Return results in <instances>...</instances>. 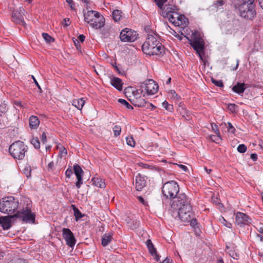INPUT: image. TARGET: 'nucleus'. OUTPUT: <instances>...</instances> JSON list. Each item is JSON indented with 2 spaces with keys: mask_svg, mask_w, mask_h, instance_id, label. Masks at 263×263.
Returning a JSON list of instances; mask_svg holds the SVG:
<instances>
[{
  "mask_svg": "<svg viewBox=\"0 0 263 263\" xmlns=\"http://www.w3.org/2000/svg\"><path fill=\"white\" fill-rule=\"evenodd\" d=\"M178 166L185 172H186L187 171V167L184 165L179 164V165H178Z\"/></svg>",
  "mask_w": 263,
  "mask_h": 263,
  "instance_id": "nucleus-54",
  "label": "nucleus"
},
{
  "mask_svg": "<svg viewBox=\"0 0 263 263\" xmlns=\"http://www.w3.org/2000/svg\"><path fill=\"white\" fill-rule=\"evenodd\" d=\"M145 184L146 181L143 177L140 175L136 176L135 186L137 191H141L145 186Z\"/></svg>",
  "mask_w": 263,
  "mask_h": 263,
  "instance_id": "nucleus-18",
  "label": "nucleus"
},
{
  "mask_svg": "<svg viewBox=\"0 0 263 263\" xmlns=\"http://www.w3.org/2000/svg\"><path fill=\"white\" fill-rule=\"evenodd\" d=\"M118 102L122 104V105L125 106L127 108L133 109V107L131 106L128 102H127L125 100L122 99H119L118 100Z\"/></svg>",
  "mask_w": 263,
  "mask_h": 263,
  "instance_id": "nucleus-37",
  "label": "nucleus"
},
{
  "mask_svg": "<svg viewBox=\"0 0 263 263\" xmlns=\"http://www.w3.org/2000/svg\"><path fill=\"white\" fill-rule=\"evenodd\" d=\"M15 217H12V215L0 217V224L4 230H8L11 227V219Z\"/></svg>",
  "mask_w": 263,
  "mask_h": 263,
  "instance_id": "nucleus-17",
  "label": "nucleus"
},
{
  "mask_svg": "<svg viewBox=\"0 0 263 263\" xmlns=\"http://www.w3.org/2000/svg\"><path fill=\"white\" fill-rule=\"evenodd\" d=\"M212 82L216 86L219 87H223V84L221 80H216L213 78L211 79Z\"/></svg>",
  "mask_w": 263,
  "mask_h": 263,
  "instance_id": "nucleus-41",
  "label": "nucleus"
},
{
  "mask_svg": "<svg viewBox=\"0 0 263 263\" xmlns=\"http://www.w3.org/2000/svg\"><path fill=\"white\" fill-rule=\"evenodd\" d=\"M31 78L33 79L34 83H35V84L37 86V87L39 90L40 91V92H42V88H41V86H40L39 84L38 83V82H37L36 80L34 78V77L33 76H31Z\"/></svg>",
  "mask_w": 263,
  "mask_h": 263,
  "instance_id": "nucleus-47",
  "label": "nucleus"
},
{
  "mask_svg": "<svg viewBox=\"0 0 263 263\" xmlns=\"http://www.w3.org/2000/svg\"><path fill=\"white\" fill-rule=\"evenodd\" d=\"M12 217L17 218L25 223H34L35 214L31 212V201L28 198H24L21 201L19 209Z\"/></svg>",
  "mask_w": 263,
  "mask_h": 263,
  "instance_id": "nucleus-2",
  "label": "nucleus"
},
{
  "mask_svg": "<svg viewBox=\"0 0 263 263\" xmlns=\"http://www.w3.org/2000/svg\"><path fill=\"white\" fill-rule=\"evenodd\" d=\"M78 39L81 42H83L85 40V36L83 34H81L78 36Z\"/></svg>",
  "mask_w": 263,
  "mask_h": 263,
  "instance_id": "nucleus-59",
  "label": "nucleus"
},
{
  "mask_svg": "<svg viewBox=\"0 0 263 263\" xmlns=\"http://www.w3.org/2000/svg\"><path fill=\"white\" fill-rule=\"evenodd\" d=\"M54 166V163L53 162H50L48 165V169L51 170L52 168Z\"/></svg>",
  "mask_w": 263,
  "mask_h": 263,
  "instance_id": "nucleus-60",
  "label": "nucleus"
},
{
  "mask_svg": "<svg viewBox=\"0 0 263 263\" xmlns=\"http://www.w3.org/2000/svg\"><path fill=\"white\" fill-rule=\"evenodd\" d=\"M247 146L245 144H240L237 147V151L240 153H243L247 151Z\"/></svg>",
  "mask_w": 263,
  "mask_h": 263,
  "instance_id": "nucleus-43",
  "label": "nucleus"
},
{
  "mask_svg": "<svg viewBox=\"0 0 263 263\" xmlns=\"http://www.w3.org/2000/svg\"><path fill=\"white\" fill-rule=\"evenodd\" d=\"M239 15L241 17L247 20H252L256 15V12L255 9V5L250 4H241L238 7Z\"/></svg>",
  "mask_w": 263,
  "mask_h": 263,
  "instance_id": "nucleus-8",
  "label": "nucleus"
},
{
  "mask_svg": "<svg viewBox=\"0 0 263 263\" xmlns=\"http://www.w3.org/2000/svg\"><path fill=\"white\" fill-rule=\"evenodd\" d=\"M166 10L167 12L166 14V16L171 23L177 26L185 24L187 18L184 15H180L175 12H172L171 10H168V8H167Z\"/></svg>",
  "mask_w": 263,
  "mask_h": 263,
  "instance_id": "nucleus-10",
  "label": "nucleus"
},
{
  "mask_svg": "<svg viewBox=\"0 0 263 263\" xmlns=\"http://www.w3.org/2000/svg\"><path fill=\"white\" fill-rule=\"evenodd\" d=\"M154 1L156 3V5L158 6V7L162 9L163 6L167 1V0H154Z\"/></svg>",
  "mask_w": 263,
  "mask_h": 263,
  "instance_id": "nucleus-44",
  "label": "nucleus"
},
{
  "mask_svg": "<svg viewBox=\"0 0 263 263\" xmlns=\"http://www.w3.org/2000/svg\"><path fill=\"white\" fill-rule=\"evenodd\" d=\"M128 100L131 102V103L135 106H138L139 107H142L145 106L146 103L145 99L139 97V98H136V99H128Z\"/></svg>",
  "mask_w": 263,
  "mask_h": 263,
  "instance_id": "nucleus-23",
  "label": "nucleus"
},
{
  "mask_svg": "<svg viewBox=\"0 0 263 263\" xmlns=\"http://www.w3.org/2000/svg\"><path fill=\"white\" fill-rule=\"evenodd\" d=\"M250 157L254 161H256L257 159V155L256 154H252L250 155Z\"/></svg>",
  "mask_w": 263,
  "mask_h": 263,
  "instance_id": "nucleus-57",
  "label": "nucleus"
},
{
  "mask_svg": "<svg viewBox=\"0 0 263 263\" xmlns=\"http://www.w3.org/2000/svg\"><path fill=\"white\" fill-rule=\"evenodd\" d=\"M138 165L142 168H146V169L153 170L155 168V167L154 166L146 164V163H143L142 162L138 163Z\"/></svg>",
  "mask_w": 263,
  "mask_h": 263,
  "instance_id": "nucleus-42",
  "label": "nucleus"
},
{
  "mask_svg": "<svg viewBox=\"0 0 263 263\" xmlns=\"http://www.w3.org/2000/svg\"><path fill=\"white\" fill-rule=\"evenodd\" d=\"M122 11L119 10H115L113 11L112 15L113 19L115 22H118L120 20L122 17Z\"/></svg>",
  "mask_w": 263,
  "mask_h": 263,
  "instance_id": "nucleus-29",
  "label": "nucleus"
},
{
  "mask_svg": "<svg viewBox=\"0 0 263 263\" xmlns=\"http://www.w3.org/2000/svg\"><path fill=\"white\" fill-rule=\"evenodd\" d=\"M91 181L93 183V184L95 186L100 187V188H104L105 187V183L104 181L99 177H93L91 179Z\"/></svg>",
  "mask_w": 263,
  "mask_h": 263,
  "instance_id": "nucleus-24",
  "label": "nucleus"
},
{
  "mask_svg": "<svg viewBox=\"0 0 263 263\" xmlns=\"http://www.w3.org/2000/svg\"><path fill=\"white\" fill-rule=\"evenodd\" d=\"M27 151V145L20 140L13 142L9 148V153L12 157L18 160H23Z\"/></svg>",
  "mask_w": 263,
  "mask_h": 263,
  "instance_id": "nucleus-6",
  "label": "nucleus"
},
{
  "mask_svg": "<svg viewBox=\"0 0 263 263\" xmlns=\"http://www.w3.org/2000/svg\"><path fill=\"white\" fill-rule=\"evenodd\" d=\"M162 263H170V259L166 258L165 259H164Z\"/></svg>",
  "mask_w": 263,
  "mask_h": 263,
  "instance_id": "nucleus-64",
  "label": "nucleus"
},
{
  "mask_svg": "<svg viewBox=\"0 0 263 263\" xmlns=\"http://www.w3.org/2000/svg\"><path fill=\"white\" fill-rule=\"evenodd\" d=\"M73 206V210L74 212V215L76 218V220L77 221L79 219L83 217V215L81 213V212L80 211V210L75 207L74 205H72Z\"/></svg>",
  "mask_w": 263,
  "mask_h": 263,
  "instance_id": "nucleus-32",
  "label": "nucleus"
},
{
  "mask_svg": "<svg viewBox=\"0 0 263 263\" xmlns=\"http://www.w3.org/2000/svg\"><path fill=\"white\" fill-rule=\"evenodd\" d=\"M236 105L235 104H229L228 106V108L232 112H235Z\"/></svg>",
  "mask_w": 263,
  "mask_h": 263,
  "instance_id": "nucleus-45",
  "label": "nucleus"
},
{
  "mask_svg": "<svg viewBox=\"0 0 263 263\" xmlns=\"http://www.w3.org/2000/svg\"><path fill=\"white\" fill-rule=\"evenodd\" d=\"M66 2L69 4L72 9H74L73 7L74 6V4L72 0H66Z\"/></svg>",
  "mask_w": 263,
  "mask_h": 263,
  "instance_id": "nucleus-56",
  "label": "nucleus"
},
{
  "mask_svg": "<svg viewBox=\"0 0 263 263\" xmlns=\"http://www.w3.org/2000/svg\"><path fill=\"white\" fill-rule=\"evenodd\" d=\"M41 141L43 143H45L47 141V137L45 132H43L42 134Z\"/></svg>",
  "mask_w": 263,
  "mask_h": 263,
  "instance_id": "nucleus-52",
  "label": "nucleus"
},
{
  "mask_svg": "<svg viewBox=\"0 0 263 263\" xmlns=\"http://www.w3.org/2000/svg\"><path fill=\"white\" fill-rule=\"evenodd\" d=\"M110 84L119 91L122 90L123 83L120 78L114 77L110 79Z\"/></svg>",
  "mask_w": 263,
  "mask_h": 263,
  "instance_id": "nucleus-22",
  "label": "nucleus"
},
{
  "mask_svg": "<svg viewBox=\"0 0 263 263\" xmlns=\"http://www.w3.org/2000/svg\"><path fill=\"white\" fill-rule=\"evenodd\" d=\"M257 231L261 234H263V224L259 223L257 228Z\"/></svg>",
  "mask_w": 263,
  "mask_h": 263,
  "instance_id": "nucleus-50",
  "label": "nucleus"
},
{
  "mask_svg": "<svg viewBox=\"0 0 263 263\" xmlns=\"http://www.w3.org/2000/svg\"><path fill=\"white\" fill-rule=\"evenodd\" d=\"M40 121L36 116H31L29 118V126L31 128H36L38 127Z\"/></svg>",
  "mask_w": 263,
  "mask_h": 263,
  "instance_id": "nucleus-25",
  "label": "nucleus"
},
{
  "mask_svg": "<svg viewBox=\"0 0 263 263\" xmlns=\"http://www.w3.org/2000/svg\"><path fill=\"white\" fill-rule=\"evenodd\" d=\"M31 143L36 149H39L40 147V142L37 138H32L30 140Z\"/></svg>",
  "mask_w": 263,
  "mask_h": 263,
  "instance_id": "nucleus-35",
  "label": "nucleus"
},
{
  "mask_svg": "<svg viewBox=\"0 0 263 263\" xmlns=\"http://www.w3.org/2000/svg\"><path fill=\"white\" fill-rule=\"evenodd\" d=\"M146 245L151 254L152 256H155V259L157 261L159 260L160 256L158 254H157L156 249L154 247L152 241L150 239H148L146 241Z\"/></svg>",
  "mask_w": 263,
  "mask_h": 263,
  "instance_id": "nucleus-20",
  "label": "nucleus"
},
{
  "mask_svg": "<svg viewBox=\"0 0 263 263\" xmlns=\"http://www.w3.org/2000/svg\"><path fill=\"white\" fill-rule=\"evenodd\" d=\"M246 88V85L245 83L237 82L233 86L232 89L235 93L240 95L243 93Z\"/></svg>",
  "mask_w": 263,
  "mask_h": 263,
  "instance_id": "nucleus-21",
  "label": "nucleus"
},
{
  "mask_svg": "<svg viewBox=\"0 0 263 263\" xmlns=\"http://www.w3.org/2000/svg\"><path fill=\"white\" fill-rule=\"evenodd\" d=\"M63 237L66 241V244L69 247L72 248L76 244V240L71 230L68 228L62 229Z\"/></svg>",
  "mask_w": 263,
  "mask_h": 263,
  "instance_id": "nucleus-13",
  "label": "nucleus"
},
{
  "mask_svg": "<svg viewBox=\"0 0 263 263\" xmlns=\"http://www.w3.org/2000/svg\"><path fill=\"white\" fill-rule=\"evenodd\" d=\"M167 8H168V10H171L172 12H175L174 10L176 9V7L174 6H173L172 7H171L170 6H167V5L165 6L164 7V9L165 10V11L166 12V14L167 12V11L166 10Z\"/></svg>",
  "mask_w": 263,
  "mask_h": 263,
  "instance_id": "nucleus-49",
  "label": "nucleus"
},
{
  "mask_svg": "<svg viewBox=\"0 0 263 263\" xmlns=\"http://www.w3.org/2000/svg\"><path fill=\"white\" fill-rule=\"evenodd\" d=\"M60 153H61V155H65L67 154V150L66 149V148L65 147H63L60 149Z\"/></svg>",
  "mask_w": 263,
  "mask_h": 263,
  "instance_id": "nucleus-58",
  "label": "nucleus"
},
{
  "mask_svg": "<svg viewBox=\"0 0 263 263\" xmlns=\"http://www.w3.org/2000/svg\"><path fill=\"white\" fill-rule=\"evenodd\" d=\"M84 20L86 22L96 29H100L105 25V18L99 12L90 10L84 14Z\"/></svg>",
  "mask_w": 263,
  "mask_h": 263,
  "instance_id": "nucleus-5",
  "label": "nucleus"
},
{
  "mask_svg": "<svg viewBox=\"0 0 263 263\" xmlns=\"http://www.w3.org/2000/svg\"><path fill=\"white\" fill-rule=\"evenodd\" d=\"M84 103L85 101L83 100L82 98H80L73 100L72 104L78 109L81 110L84 106Z\"/></svg>",
  "mask_w": 263,
  "mask_h": 263,
  "instance_id": "nucleus-27",
  "label": "nucleus"
},
{
  "mask_svg": "<svg viewBox=\"0 0 263 263\" xmlns=\"http://www.w3.org/2000/svg\"><path fill=\"white\" fill-rule=\"evenodd\" d=\"M162 106L167 110L171 111L173 109L172 105L170 104L166 101L162 103Z\"/></svg>",
  "mask_w": 263,
  "mask_h": 263,
  "instance_id": "nucleus-38",
  "label": "nucleus"
},
{
  "mask_svg": "<svg viewBox=\"0 0 263 263\" xmlns=\"http://www.w3.org/2000/svg\"><path fill=\"white\" fill-rule=\"evenodd\" d=\"M168 96L171 99L178 101L180 99V97L176 93L174 90H171L168 92Z\"/></svg>",
  "mask_w": 263,
  "mask_h": 263,
  "instance_id": "nucleus-36",
  "label": "nucleus"
},
{
  "mask_svg": "<svg viewBox=\"0 0 263 263\" xmlns=\"http://www.w3.org/2000/svg\"><path fill=\"white\" fill-rule=\"evenodd\" d=\"M112 238V236L111 234H105L102 238V246L104 247L107 246L111 241Z\"/></svg>",
  "mask_w": 263,
  "mask_h": 263,
  "instance_id": "nucleus-26",
  "label": "nucleus"
},
{
  "mask_svg": "<svg viewBox=\"0 0 263 263\" xmlns=\"http://www.w3.org/2000/svg\"><path fill=\"white\" fill-rule=\"evenodd\" d=\"M138 35L136 31L129 28H125L121 31L120 38L122 42H133L137 40Z\"/></svg>",
  "mask_w": 263,
  "mask_h": 263,
  "instance_id": "nucleus-11",
  "label": "nucleus"
},
{
  "mask_svg": "<svg viewBox=\"0 0 263 263\" xmlns=\"http://www.w3.org/2000/svg\"><path fill=\"white\" fill-rule=\"evenodd\" d=\"M215 127L216 128V131H215V134H216V135L211 136V139L213 141L216 143H218L219 141L221 140V138L220 135V133L218 130V126L215 124Z\"/></svg>",
  "mask_w": 263,
  "mask_h": 263,
  "instance_id": "nucleus-28",
  "label": "nucleus"
},
{
  "mask_svg": "<svg viewBox=\"0 0 263 263\" xmlns=\"http://www.w3.org/2000/svg\"><path fill=\"white\" fill-rule=\"evenodd\" d=\"M260 7L263 9V0H258Z\"/></svg>",
  "mask_w": 263,
  "mask_h": 263,
  "instance_id": "nucleus-63",
  "label": "nucleus"
},
{
  "mask_svg": "<svg viewBox=\"0 0 263 263\" xmlns=\"http://www.w3.org/2000/svg\"><path fill=\"white\" fill-rule=\"evenodd\" d=\"M121 128L119 126L115 125L113 128V132L115 137L119 136L121 133Z\"/></svg>",
  "mask_w": 263,
  "mask_h": 263,
  "instance_id": "nucleus-39",
  "label": "nucleus"
},
{
  "mask_svg": "<svg viewBox=\"0 0 263 263\" xmlns=\"http://www.w3.org/2000/svg\"><path fill=\"white\" fill-rule=\"evenodd\" d=\"M193 216V212L192 210H191V214L190 215V220H181L182 222H190L191 226L192 227H195L197 224V220L195 218H192Z\"/></svg>",
  "mask_w": 263,
  "mask_h": 263,
  "instance_id": "nucleus-34",
  "label": "nucleus"
},
{
  "mask_svg": "<svg viewBox=\"0 0 263 263\" xmlns=\"http://www.w3.org/2000/svg\"><path fill=\"white\" fill-rule=\"evenodd\" d=\"M129 227L132 229H135L140 226V221L137 220L130 219L128 222Z\"/></svg>",
  "mask_w": 263,
  "mask_h": 263,
  "instance_id": "nucleus-31",
  "label": "nucleus"
},
{
  "mask_svg": "<svg viewBox=\"0 0 263 263\" xmlns=\"http://www.w3.org/2000/svg\"><path fill=\"white\" fill-rule=\"evenodd\" d=\"M171 207L176 211V212H173V216H175L176 219L178 217L181 220H190L192 208L190 199L184 193H179L173 199Z\"/></svg>",
  "mask_w": 263,
  "mask_h": 263,
  "instance_id": "nucleus-1",
  "label": "nucleus"
},
{
  "mask_svg": "<svg viewBox=\"0 0 263 263\" xmlns=\"http://www.w3.org/2000/svg\"><path fill=\"white\" fill-rule=\"evenodd\" d=\"M42 36L47 43H50L54 41V39L47 33H43Z\"/></svg>",
  "mask_w": 263,
  "mask_h": 263,
  "instance_id": "nucleus-33",
  "label": "nucleus"
},
{
  "mask_svg": "<svg viewBox=\"0 0 263 263\" xmlns=\"http://www.w3.org/2000/svg\"><path fill=\"white\" fill-rule=\"evenodd\" d=\"M74 43L76 46L77 47V49L78 50H81V46L79 45V43L78 40H76L75 41H74Z\"/></svg>",
  "mask_w": 263,
  "mask_h": 263,
  "instance_id": "nucleus-55",
  "label": "nucleus"
},
{
  "mask_svg": "<svg viewBox=\"0 0 263 263\" xmlns=\"http://www.w3.org/2000/svg\"><path fill=\"white\" fill-rule=\"evenodd\" d=\"M236 222L238 225L248 224L251 222L250 218L246 214L238 212L236 215Z\"/></svg>",
  "mask_w": 263,
  "mask_h": 263,
  "instance_id": "nucleus-16",
  "label": "nucleus"
},
{
  "mask_svg": "<svg viewBox=\"0 0 263 263\" xmlns=\"http://www.w3.org/2000/svg\"><path fill=\"white\" fill-rule=\"evenodd\" d=\"M256 237L259 238L260 241H263V236L261 235L257 234Z\"/></svg>",
  "mask_w": 263,
  "mask_h": 263,
  "instance_id": "nucleus-62",
  "label": "nucleus"
},
{
  "mask_svg": "<svg viewBox=\"0 0 263 263\" xmlns=\"http://www.w3.org/2000/svg\"><path fill=\"white\" fill-rule=\"evenodd\" d=\"M162 193L167 199H173L179 194V186L175 181H170L165 183L162 187Z\"/></svg>",
  "mask_w": 263,
  "mask_h": 263,
  "instance_id": "nucleus-7",
  "label": "nucleus"
},
{
  "mask_svg": "<svg viewBox=\"0 0 263 263\" xmlns=\"http://www.w3.org/2000/svg\"><path fill=\"white\" fill-rule=\"evenodd\" d=\"M141 87L145 88V90L148 95L155 94L157 92L159 88L158 85L152 79L146 80L142 84Z\"/></svg>",
  "mask_w": 263,
  "mask_h": 263,
  "instance_id": "nucleus-12",
  "label": "nucleus"
},
{
  "mask_svg": "<svg viewBox=\"0 0 263 263\" xmlns=\"http://www.w3.org/2000/svg\"><path fill=\"white\" fill-rule=\"evenodd\" d=\"M182 111H183L185 113V114H183L182 115V116L184 118H185L186 117H189V116L190 115L189 112L186 111V110H184L183 108H182Z\"/></svg>",
  "mask_w": 263,
  "mask_h": 263,
  "instance_id": "nucleus-61",
  "label": "nucleus"
},
{
  "mask_svg": "<svg viewBox=\"0 0 263 263\" xmlns=\"http://www.w3.org/2000/svg\"><path fill=\"white\" fill-rule=\"evenodd\" d=\"M224 4V1L223 0H217L216 1L212 6H211V8L212 10H217L219 7H221Z\"/></svg>",
  "mask_w": 263,
  "mask_h": 263,
  "instance_id": "nucleus-30",
  "label": "nucleus"
},
{
  "mask_svg": "<svg viewBox=\"0 0 263 263\" xmlns=\"http://www.w3.org/2000/svg\"><path fill=\"white\" fill-rule=\"evenodd\" d=\"M241 1L242 2V4H250L251 3V5H254L253 3L254 0H241Z\"/></svg>",
  "mask_w": 263,
  "mask_h": 263,
  "instance_id": "nucleus-53",
  "label": "nucleus"
},
{
  "mask_svg": "<svg viewBox=\"0 0 263 263\" xmlns=\"http://www.w3.org/2000/svg\"><path fill=\"white\" fill-rule=\"evenodd\" d=\"M126 139L127 144L128 145H129V146H130L132 147L135 146V142L134 139L133 138V137H132V136L127 137H126Z\"/></svg>",
  "mask_w": 263,
  "mask_h": 263,
  "instance_id": "nucleus-40",
  "label": "nucleus"
},
{
  "mask_svg": "<svg viewBox=\"0 0 263 263\" xmlns=\"http://www.w3.org/2000/svg\"><path fill=\"white\" fill-rule=\"evenodd\" d=\"M72 174V169L69 167L65 172V175L67 178H70L71 175Z\"/></svg>",
  "mask_w": 263,
  "mask_h": 263,
  "instance_id": "nucleus-48",
  "label": "nucleus"
},
{
  "mask_svg": "<svg viewBox=\"0 0 263 263\" xmlns=\"http://www.w3.org/2000/svg\"><path fill=\"white\" fill-rule=\"evenodd\" d=\"M64 23H63V25L64 27H67L70 24V20L69 18H65L64 19Z\"/></svg>",
  "mask_w": 263,
  "mask_h": 263,
  "instance_id": "nucleus-51",
  "label": "nucleus"
},
{
  "mask_svg": "<svg viewBox=\"0 0 263 263\" xmlns=\"http://www.w3.org/2000/svg\"><path fill=\"white\" fill-rule=\"evenodd\" d=\"M73 171L77 178V181L76 183V186L79 189L83 184V175L84 172L80 166L78 164H74Z\"/></svg>",
  "mask_w": 263,
  "mask_h": 263,
  "instance_id": "nucleus-15",
  "label": "nucleus"
},
{
  "mask_svg": "<svg viewBox=\"0 0 263 263\" xmlns=\"http://www.w3.org/2000/svg\"><path fill=\"white\" fill-rule=\"evenodd\" d=\"M142 49L145 54L149 55H160L165 52L164 46L153 35H148Z\"/></svg>",
  "mask_w": 263,
  "mask_h": 263,
  "instance_id": "nucleus-3",
  "label": "nucleus"
},
{
  "mask_svg": "<svg viewBox=\"0 0 263 263\" xmlns=\"http://www.w3.org/2000/svg\"><path fill=\"white\" fill-rule=\"evenodd\" d=\"M24 12L25 10L22 7H20L12 12V18L14 22L17 24L24 25Z\"/></svg>",
  "mask_w": 263,
  "mask_h": 263,
  "instance_id": "nucleus-14",
  "label": "nucleus"
},
{
  "mask_svg": "<svg viewBox=\"0 0 263 263\" xmlns=\"http://www.w3.org/2000/svg\"><path fill=\"white\" fill-rule=\"evenodd\" d=\"M228 132H230V133H234L235 131V129L233 126L232 124L231 123H230V122H228Z\"/></svg>",
  "mask_w": 263,
  "mask_h": 263,
  "instance_id": "nucleus-46",
  "label": "nucleus"
},
{
  "mask_svg": "<svg viewBox=\"0 0 263 263\" xmlns=\"http://www.w3.org/2000/svg\"><path fill=\"white\" fill-rule=\"evenodd\" d=\"M18 200L10 196L2 198L0 201V212L7 214H12L19 209Z\"/></svg>",
  "mask_w": 263,
  "mask_h": 263,
  "instance_id": "nucleus-4",
  "label": "nucleus"
},
{
  "mask_svg": "<svg viewBox=\"0 0 263 263\" xmlns=\"http://www.w3.org/2000/svg\"><path fill=\"white\" fill-rule=\"evenodd\" d=\"M146 245L151 254L152 256H155V259L157 261L159 260L160 256L158 254H157L156 249L154 247L152 241L150 239H148L146 241Z\"/></svg>",
  "mask_w": 263,
  "mask_h": 263,
  "instance_id": "nucleus-19",
  "label": "nucleus"
},
{
  "mask_svg": "<svg viewBox=\"0 0 263 263\" xmlns=\"http://www.w3.org/2000/svg\"><path fill=\"white\" fill-rule=\"evenodd\" d=\"M191 46L196 51L199 55L200 59L203 62H205L204 56V43L201 37L194 38L192 40L190 43Z\"/></svg>",
  "mask_w": 263,
  "mask_h": 263,
  "instance_id": "nucleus-9",
  "label": "nucleus"
}]
</instances>
